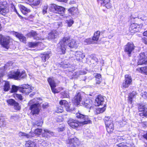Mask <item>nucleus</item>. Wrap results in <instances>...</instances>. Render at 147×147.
<instances>
[{
    "instance_id": "nucleus-9",
    "label": "nucleus",
    "mask_w": 147,
    "mask_h": 147,
    "mask_svg": "<svg viewBox=\"0 0 147 147\" xmlns=\"http://www.w3.org/2000/svg\"><path fill=\"white\" fill-rule=\"evenodd\" d=\"M132 80L131 76L129 74H126L124 76V80L122 82L121 87L123 89L128 88L131 84Z\"/></svg>"
},
{
    "instance_id": "nucleus-12",
    "label": "nucleus",
    "mask_w": 147,
    "mask_h": 147,
    "mask_svg": "<svg viewBox=\"0 0 147 147\" xmlns=\"http://www.w3.org/2000/svg\"><path fill=\"white\" fill-rule=\"evenodd\" d=\"M40 104L38 103L33 104L31 105L29 107L30 110V113L32 115H38L40 111L39 107Z\"/></svg>"
},
{
    "instance_id": "nucleus-11",
    "label": "nucleus",
    "mask_w": 147,
    "mask_h": 147,
    "mask_svg": "<svg viewBox=\"0 0 147 147\" xmlns=\"http://www.w3.org/2000/svg\"><path fill=\"white\" fill-rule=\"evenodd\" d=\"M135 46L133 42H128L125 46L124 51L127 53L129 56H131V52L134 50Z\"/></svg>"
},
{
    "instance_id": "nucleus-25",
    "label": "nucleus",
    "mask_w": 147,
    "mask_h": 147,
    "mask_svg": "<svg viewBox=\"0 0 147 147\" xmlns=\"http://www.w3.org/2000/svg\"><path fill=\"white\" fill-rule=\"evenodd\" d=\"M50 53L49 52H45L40 54V58L41 59V61L43 62H45L47 60L50 58Z\"/></svg>"
},
{
    "instance_id": "nucleus-18",
    "label": "nucleus",
    "mask_w": 147,
    "mask_h": 147,
    "mask_svg": "<svg viewBox=\"0 0 147 147\" xmlns=\"http://www.w3.org/2000/svg\"><path fill=\"white\" fill-rule=\"evenodd\" d=\"M140 25L136 23L131 24L129 28V31L131 34H133L139 31Z\"/></svg>"
},
{
    "instance_id": "nucleus-45",
    "label": "nucleus",
    "mask_w": 147,
    "mask_h": 147,
    "mask_svg": "<svg viewBox=\"0 0 147 147\" xmlns=\"http://www.w3.org/2000/svg\"><path fill=\"white\" fill-rule=\"evenodd\" d=\"M118 147H129L127 145V144L125 142H121L118 144L116 145Z\"/></svg>"
},
{
    "instance_id": "nucleus-32",
    "label": "nucleus",
    "mask_w": 147,
    "mask_h": 147,
    "mask_svg": "<svg viewBox=\"0 0 147 147\" xmlns=\"http://www.w3.org/2000/svg\"><path fill=\"white\" fill-rule=\"evenodd\" d=\"M57 31L55 30H53L51 31L49 33L48 36V38L49 40L54 39L55 38Z\"/></svg>"
},
{
    "instance_id": "nucleus-42",
    "label": "nucleus",
    "mask_w": 147,
    "mask_h": 147,
    "mask_svg": "<svg viewBox=\"0 0 147 147\" xmlns=\"http://www.w3.org/2000/svg\"><path fill=\"white\" fill-rule=\"evenodd\" d=\"M92 60H93L95 62V66L99 62L98 60L96 57L95 54H92L90 56Z\"/></svg>"
},
{
    "instance_id": "nucleus-60",
    "label": "nucleus",
    "mask_w": 147,
    "mask_h": 147,
    "mask_svg": "<svg viewBox=\"0 0 147 147\" xmlns=\"http://www.w3.org/2000/svg\"><path fill=\"white\" fill-rule=\"evenodd\" d=\"M34 0H26L27 2H28L29 3H31L32 4V3H33V2H34Z\"/></svg>"
},
{
    "instance_id": "nucleus-37",
    "label": "nucleus",
    "mask_w": 147,
    "mask_h": 147,
    "mask_svg": "<svg viewBox=\"0 0 147 147\" xmlns=\"http://www.w3.org/2000/svg\"><path fill=\"white\" fill-rule=\"evenodd\" d=\"M60 67L63 68H68V64L66 62L65 60L61 62L59 64Z\"/></svg>"
},
{
    "instance_id": "nucleus-62",
    "label": "nucleus",
    "mask_w": 147,
    "mask_h": 147,
    "mask_svg": "<svg viewBox=\"0 0 147 147\" xmlns=\"http://www.w3.org/2000/svg\"><path fill=\"white\" fill-rule=\"evenodd\" d=\"M61 118L59 119L57 118V121H62V118L61 117H59Z\"/></svg>"
},
{
    "instance_id": "nucleus-23",
    "label": "nucleus",
    "mask_w": 147,
    "mask_h": 147,
    "mask_svg": "<svg viewBox=\"0 0 147 147\" xmlns=\"http://www.w3.org/2000/svg\"><path fill=\"white\" fill-rule=\"evenodd\" d=\"M15 36L20 41L24 43L26 42V38L22 33L17 32H15L14 33Z\"/></svg>"
},
{
    "instance_id": "nucleus-38",
    "label": "nucleus",
    "mask_w": 147,
    "mask_h": 147,
    "mask_svg": "<svg viewBox=\"0 0 147 147\" xmlns=\"http://www.w3.org/2000/svg\"><path fill=\"white\" fill-rule=\"evenodd\" d=\"M13 96L16 100H22L23 99L22 96L20 94L14 93L13 94Z\"/></svg>"
},
{
    "instance_id": "nucleus-48",
    "label": "nucleus",
    "mask_w": 147,
    "mask_h": 147,
    "mask_svg": "<svg viewBox=\"0 0 147 147\" xmlns=\"http://www.w3.org/2000/svg\"><path fill=\"white\" fill-rule=\"evenodd\" d=\"M20 7L21 8L25 11H26L27 12H30V9H28L24 6L22 5H21Z\"/></svg>"
},
{
    "instance_id": "nucleus-44",
    "label": "nucleus",
    "mask_w": 147,
    "mask_h": 147,
    "mask_svg": "<svg viewBox=\"0 0 147 147\" xmlns=\"http://www.w3.org/2000/svg\"><path fill=\"white\" fill-rule=\"evenodd\" d=\"M42 1V0H34L32 5L34 6H38Z\"/></svg>"
},
{
    "instance_id": "nucleus-56",
    "label": "nucleus",
    "mask_w": 147,
    "mask_h": 147,
    "mask_svg": "<svg viewBox=\"0 0 147 147\" xmlns=\"http://www.w3.org/2000/svg\"><path fill=\"white\" fill-rule=\"evenodd\" d=\"M25 134L26 133L24 132H22V131H20L18 133L19 136L20 137L22 136L25 137Z\"/></svg>"
},
{
    "instance_id": "nucleus-7",
    "label": "nucleus",
    "mask_w": 147,
    "mask_h": 147,
    "mask_svg": "<svg viewBox=\"0 0 147 147\" xmlns=\"http://www.w3.org/2000/svg\"><path fill=\"white\" fill-rule=\"evenodd\" d=\"M47 80L50 85L51 91L53 94L58 93L60 92V90L56 88V84L53 78H48Z\"/></svg>"
},
{
    "instance_id": "nucleus-4",
    "label": "nucleus",
    "mask_w": 147,
    "mask_h": 147,
    "mask_svg": "<svg viewBox=\"0 0 147 147\" xmlns=\"http://www.w3.org/2000/svg\"><path fill=\"white\" fill-rule=\"evenodd\" d=\"M67 123L71 127L76 129L80 126L85 125V124L88 123V122L86 121H79L76 119H70L68 120Z\"/></svg>"
},
{
    "instance_id": "nucleus-14",
    "label": "nucleus",
    "mask_w": 147,
    "mask_h": 147,
    "mask_svg": "<svg viewBox=\"0 0 147 147\" xmlns=\"http://www.w3.org/2000/svg\"><path fill=\"white\" fill-rule=\"evenodd\" d=\"M138 64L139 65H147V54L144 53H140Z\"/></svg>"
},
{
    "instance_id": "nucleus-1",
    "label": "nucleus",
    "mask_w": 147,
    "mask_h": 147,
    "mask_svg": "<svg viewBox=\"0 0 147 147\" xmlns=\"http://www.w3.org/2000/svg\"><path fill=\"white\" fill-rule=\"evenodd\" d=\"M57 46V51L59 54L63 55L65 54L67 46L70 48H76L77 44L75 39H71L70 36H67L61 39Z\"/></svg>"
},
{
    "instance_id": "nucleus-52",
    "label": "nucleus",
    "mask_w": 147,
    "mask_h": 147,
    "mask_svg": "<svg viewBox=\"0 0 147 147\" xmlns=\"http://www.w3.org/2000/svg\"><path fill=\"white\" fill-rule=\"evenodd\" d=\"M126 138L125 137V136H124L122 137H120L119 138H118L117 140L118 142H120L122 141L123 140H126Z\"/></svg>"
},
{
    "instance_id": "nucleus-28",
    "label": "nucleus",
    "mask_w": 147,
    "mask_h": 147,
    "mask_svg": "<svg viewBox=\"0 0 147 147\" xmlns=\"http://www.w3.org/2000/svg\"><path fill=\"white\" fill-rule=\"evenodd\" d=\"M3 82L4 83L2 86L3 90L4 92H8L10 89V82L6 80L4 81Z\"/></svg>"
},
{
    "instance_id": "nucleus-16",
    "label": "nucleus",
    "mask_w": 147,
    "mask_h": 147,
    "mask_svg": "<svg viewBox=\"0 0 147 147\" xmlns=\"http://www.w3.org/2000/svg\"><path fill=\"white\" fill-rule=\"evenodd\" d=\"M6 102L8 105L13 106L14 109L17 111H19L21 109V106L19 103L13 99H10L7 100Z\"/></svg>"
},
{
    "instance_id": "nucleus-30",
    "label": "nucleus",
    "mask_w": 147,
    "mask_h": 147,
    "mask_svg": "<svg viewBox=\"0 0 147 147\" xmlns=\"http://www.w3.org/2000/svg\"><path fill=\"white\" fill-rule=\"evenodd\" d=\"M136 94L132 92L129 93L127 97V102L128 103L131 104L133 102V99L135 97Z\"/></svg>"
},
{
    "instance_id": "nucleus-40",
    "label": "nucleus",
    "mask_w": 147,
    "mask_h": 147,
    "mask_svg": "<svg viewBox=\"0 0 147 147\" xmlns=\"http://www.w3.org/2000/svg\"><path fill=\"white\" fill-rule=\"evenodd\" d=\"M19 87H18V86H16L15 85H13L12 86L11 89V93H14L16 92H17V91L19 90Z\"/></svg>"
},
{
    "instance_id": "nucleus-55",
    "label": "nucleus",
    "mask_w": 147,
    "mask_h": 147,
    "mask_svg": "<svg viewBox=\"0 0 147 147\" xmlns=\"http://www.w3.org/2000/svg\"><path fill=\"white\" fill-rule=\"evenodd\" d=\"M142 42L145 44L147 45V38L146 37H143L142 38Z\"/></svg>"
},
{
    "instance_id": "nucleus-58",
    "label": "nucleus",
    "mask_w": 147,
    "mask_h": 147,
    "mask_svg": "<svg viewBox=\"0 0 147 147\" xmlns=\"http://www.w3.org/2000/svg\"><path fill=\"white\" fill-rule=\"evenodd\" d=\"M58 129L59 132H61L63 131L65 129L64 127H61L58 128Z\"/></svg>"
},
{
    "instance_id": "nucleus-27",
    "label": "nucleus",
    "mask_w": 147,
    "mask_h": 147,
    "mask_svg": "<svg viewBox=\"0 0 147 147\" xmlns=\"http://www.w3.org/2000/svg\"><path fill=\"white\" fill-rule=\"evenodd\" d=\"M9 11L8 8L2 4H0V13L3 15H5Z\"/></svg>"
},
{
    "instance_id": "nucleus-46",
    "label": "nucleus",
    "mask_w": 147,
    "mask_h": 147,
    "mask_svg": "<svg viewBox=\"0 0 147 147\" xmlns=\"http://www.w3.org/2000/svg\"><path fill=\"white\" fill-rule=\"evenodd\" d=\"M126 122L124 119L118 122V124L119 125L120 127H121L124 126L126 124Z\"/></svg>"
},
{
    "instance_id": "nucleus-36",
    "label": "nucleus",
    "mask_w": 147,
    "mask_h": 147,
    "mask_svg": "<svg viewBox=\"0 0 147 147\" xmlns=\"http://www.w3.org/2000/svg\"><path fill=\"white\" fill-rule=\"evenodd\" d=\"M95 80L96 81V84H99L101 81V75L100 74L96 73L95 76Z\"/></svg>"
},
{
    "instance_id": "nucleus-8",
    "label": "nucleus",
    "mask_w": 147,
    "mask_h": 147,
    "mask_svg": "<svg viewBox=\"0 0 147 147\" xmlns=\"http://www.w3.org/2000/svg\"><path fill=\"white\" fill-rule=\"evenodd\" d=\"M33 88L28 84H24L19 87V91L23 94L28 95L31 92Z\"/></svg>"
},
{
    "instance_id": "nucleus-41",
    "label": "nucleus",
    "mask_w": 147,
    "mask_h": 147,
    "mask_svg": "<svg viewBox=\"0 0 147 147\" xmlns=\"http://www.w3.org/2000/svg\"><path fill=\"white\" fill-rule=\"evenodd\" d=\"M19 75V80L25 78L27 76L26 72L24 71H22L21 72H20V71Z\"/></svg>"
},
{
    "instance_id": "nucleus-3",
    "label": "nucleus",
    "mask_w": 147,
    "mask_h": 147,
    "mask_svg": "<svg viewBox=\"0 0 147 147\" xmlns=\"http://www.w3.org/2000/svg\"><path fill=\"white\" fill-rule=\"evenodd\" d=\"M51 9L53 13L58 14L61 16H64L66 11L65 8L64 7L55 4L52 5Z\"/></svg>"
},
{
    "instance_id": "nucleus-34",
    "label": "nucleus",
    "mask_w": 147,
    "mask_h": 147,
    "mask_svg": "<svg viewBox=\"0 0 147 147\" xmlns=\"http://www.w3.org/2000/svg\"><path fill=\"white\" fill-rule=\"evenodd\" d=\"M36 146V144L33 141L28 140L26 142L25 147H33Z\"/></svg>"
},
{
    "instance_id": "nucleus-64",
    "label": "nucleus",
    "mask_w": 147,
    "mask_h": 147,
    "mask_svg": "<svg viewBox=\"0 0 147 147\" xmlns=\"http://www.w3.org/2000/svg\"><path fill=\"white\" fill-rule=\"evenodd\" d=\"M143 35L147 37V31H145L143 33Z\"/></svg>"
},
{
    "instance_id": "nucleus-47",
    "label": "nucleus",
    "mask_w": 147,
    "mask_h": 147,
    "mask_svg": "<svg viewBox=\"0 0 147 147\" xmlns=\"http://www.w3.org/2000/svg\"><path fill=\"white\" fill-rule=\"evenodd\" d=\"M42 129L37 128L35 129L34 131V133L37 135H40L42 133Z\"/></svg>"
},
{
    "instance_id": "nucleus-54",
    "label": "nucleus",
    "mask_w": 147,
    "mask_h": 147,
    "mask_svg": "<svg viewBox=\"0 0 147 147\" xmlns=\"http://www.w3.org/2000/svg\"><path fill=\"white\" fill-rule=\"evenodd\" d=\"M31 133V132H30L29 134L26 133L25 137H26L27 138H32L33 136L32 135L30 134Z\"/></svg>"
},
{
    "instance_id": "nucleus-63",
    "label": "nucleus",
    "mask_w": 147,
    "mask_h": 147,
    "mask_svg": "<svg viewBox=\"0 0 147 147\" xmlns=\"http://www.w3.org/2000/svg\"><path fill=\"white\" fill-rule=\"evenodd\" d=\"M57 25L59 26H62V23L61 22H59L58 23Z\"/></svg>"
},
{
    "instance_id": "nucleus-24",
    "label": "nucleus",
    "mask_w": 147,
    "mask_h": 147,
    "mask_svg": "<svg viewBox=\"0 0 147 147\" xmlns=\"http://www.w3.org/2000/svg\"><path fill=\"white\" fill-rule=\"evenodd\" d=\"M68 13L72 16H74L78 15L79 12L78 9L76 7H71L68 9Z\"/></svg>"
},
{
    "instance_id": "nucleus-2",
    "label": "nucleus",
    "mask_w": 147,
    "mask_h": 147,
    "mask_svg": "<svg viewBox=\"0 0 147 147\" xmlns=\"http://www.w3.org/2000/svg\"><path fill=\"white\" fill-rule=\"evenodd\" d=\"M104 120L107 132L109 134L113 133L114 130V124L112 118L109 116H105Z\"/></svg>"
},
{
    "instance_id": "nucleus-49",
    "label": "nucleus",
    "mask_w": 147,
    "mask_h": 147,
    "mask_svg": "<svg viewBox=\"0 0 147 147\" xmlns=\"http://www.w3.org/2000/svg\"><path fill=\"white\" fill-rule=\"evenodd\" d=\"M61 94L62 98H68L69 97V95L65 91L62 92Z\"/></svg>"
},
{
    "instance_id": "nucleus-33",
    "label": "nucleus",
    "mask_w": 147,
    "mask_h": 147,
    "mask_svg": "<svg viewBox=\"0 0 147 147\" xmlns=\"http://www.w3.org/2000/svg\"><path fill=\"white\" fill-rule=\"evenodd\" d=\"M100 31L99 30L97 31L94 32L92 38V40L94 41H97L100 37Z\"/></svg>"
},
{
    "instance_id": "nucleus-15",
    "label": "nucleus",
    "mask_w": 147,
    "mask_h": 147,
    "mask_svg": "<svg viewBox=\"0 0 147 147\" xmlns=\"http://www.w3.org/2000/svg\"><path fill=\"white\" fill-rule=\"evenodd\" d=\"M80 105L89 109L94 107L92 100L89 98L83 100L82 102Z\"/></svg>"
},
{
    "instance_id": "nucleus-53",
    "label": "nucleus",
    "mask_w": 147,
    "mask_h": 147,
    "mask_svg": "<svg viewBox=\"0 0 147 147\" xmlns=\"http://www.w3.org/2000/svg\"><path fill=\"white\" fill-rule=\"evenodd\" d=\"M74 21L73 20H69L67 23L68 26L69 27L71 26L72 24L74 23Z\"/></svg>"
},
{
    "instance_id": "nucleus-21",
    "label": "nucleus",
    "mask_w": 147,
    "mask_h": 147,
    "mask_svg": "<svg viewBox=\"0 0 147 147\" xmlns=\"http://www.w3.org/2000/svg\"><path fill=\"white\" fill-rule=\"evenodd\" d=\"M26 36L29 38L33 37V39L36 40H40V38L38 36V34L36 32L31 30L30 32L27 34Z\"/></svg>"
},
{
    "instance_id": "nucleus-19",
    "label": "nucleus",
    "mask_w": 147,
    "mask_h": 147,
    "mask_svg": "<svg viewBox=\"0 0 147 147\" xmlns=\"http://www.w3.org/2000/svg\"><path fill=\"white\" fill-rule=\"evenodd\" d=\"M104 102V96L100 94L98 95L95 99V102L96 106H99L102 105Z\"/></svg>"
},
{
    "instance_id": "nucleus-39",
    "label": "nucleus",
    "mask_w": 147,
    "mask_h": 147,
    "mask_svg": "<svg viewBox=\"0 0 147 147\" xmlns=\"http://www.w3.org/2000/svg\"><path fill=\"white\" fill-rule=\"evenodd\" d=\"M106 105L104 104V107L102 108H98L96 109V112L98 113H102L105 111L106 109Z\"/></svg>"
},
{
    "instance_id": "nucleus-61",
    "label": "nucleus",
    "mask_w": 147,
    "mask_h": 147,
    "mask_svg": "<svg viewBox=\"0 0 147 147\" xmlns=\"http://www.w3.org/2000/svg\"><path fill=\"white\" fill-rule=\"evenodd\" d=\"M143 137L146 140H147V130L146 131V134H144L143 135Z\"/></svg>"
},
{
    "instance_id": "nucleus-31",
    "label": "nucleus",
    "mask_w": 147,
    "mask_h": 147,
    "mask_svg": "<svg viewBox=\"0 0 147 147\" xmlns=\"http://www.w3.org/2000/svg\"><path fill=\"white\" fill-rule=\"evenodd\" d=\"M136 70L142 74L147 75V66L137 68Z\"/></svg>"
},
{
    "instance_id": "nucleus-17",
    "label": "nucleus",
    "mask_w": 147,
    "mask_h": 147,
    "mask_svg": "<svg viewBox=\"0 0 147 147\" xmlns=\"http://www.w3.org/2000/svg\"><path fill=\"white\" fill-rule=\"evenodd\" d=\"M82 99L81 94L80 92L77 93L72 100V103L75 105L78 106L80 104V102Z\"/></svg>"
},
{
    "instance_id": "nucleus-22",
    "label": "nucleus",
    "mask_w": 147,
    "mask_h": 147,
    "mask_svg": "<svg viewBox=\"0 0 147 147\" xmlns=\"http://www.w3.org/2000/svg\"><path fill=\"white\" fill-rule=\"evenodd\" d=\"M20 71L18 70L16 71L11 72L8 75V77L10 78L16 80L19 79Z\"/></svg>"
},
{
    "instance_id": "nucleus-51",
    "label": "nucleus",
    "mask_w": 147,
    "mask_h": 147,
    "mask_svg": "<svg viewBox=\"0 0 147 147\" xmlns=\"http://www.w3.org/2000/svg\"><path fill=\"white\" fill-rule=\"evenodd\" d=\"M4 75V68L3 67L0 68V78L2 77Z\"/></svg>"
},
{
    "instance_id": "nucleus-5",
    "label": "nucleus",
    "mask_w": 147,
    "mask_h": 147,
    "mask_svg": "<svg viewBox=\"0 0 147 147\" xmlns=\"http://www.w3.org/2000/svg\"><path fill=\"white\" fill-rule=\"evenodd\" d=\"M13 39L9 36L6 37L2 36L0 38V44L4 48L8 49L9 47V44L12 45Z\"/></svg>"
},
{
    "instance_id": "nucleus-6",
    "label": "nucleus",
    "mask_w": 147,
    "mask_h": 147,
    "mask_svg": "<svg viewBox=\"0 0 147 147\" xmlns=\"http://www.w3.org/2000/svg\"><path fill=\"white\" fill-rule=\"evenodd\" d=\"M137 105L139 115L142 118H147V107L144 104L141 103H139Z\"/></svg>"
},
{
    "instance_id": "nucleus-50",
    "label": "nucleus",
    "mask_w": 147,
    "mask_h": 147,
    "mask_svg": "<svg viewBox=\"0 0 147 147\" xmlns=\"http://www.w3.org/2000/svg\"><path fill=\"white\" fill-rule=\"evenodd\" d=\"M42 123L40 121H36L33 124L34 126H40L42 125Z\"/></svg>"
},
{
    "instance_id": "nucleus-10",
    "label": "nucleus",
    "mask_w": 147,
    "mask_h": 147,
    "mask_svg": "<svg viewBox=\"0 0 147 147\" xmlns=\"http://www.w3.org/2000/svg\"><path fill=\"white\" fill-rule=\"evenodd\" d=\"M66 144L69 147H77L80 144V141L78 139L74 137L67 140Z\"/></svg>"
},
{
    "instance_id": "nucleus-13",
    "label": "nucleus",
    "mask_w": 147,
    "mask_h": 147,
    "mask_svg": "<svg viewBox=\"0 0 147 147\" xmlns=\"http://www.w3.org/2000/svg\"><path fill=\"white\" fill-rule=\"evenodd\" d=\"M76 117L78 119L84 120V121H87L88 123H85V125L92 123V122L88 118V116L82 114L79 111L76 113Z\"/></svg>"
},
{
    "instance_id": "nucleus-29",
    "label": "nucleus",
    "mask_w": 147,
    "mask_h": 147,
    "mask_svg": "<svg viewBox=\"0 0 147 147\" xmlns=\"http://www.w3.org/2000/svg\"><path fill=\"white\" fill-rule=\"evenodd\" d=\"M41 43L40 42H30L28 43V45L29 48H34L40 45Z\"/></svg>"
},
{
    "instance_id": "nucleus-35",
    "label": "nucleus",
    "mask_w": 147,
    "mask_h": 147,
    "mask_svg": "<svg viewBox=\"0 0 147 147\" xmlns=\"http://www.w3.org/2000/svg\"><path fill=\"white\" fill-rule=\"evenodd\" d=\"M76 59L78 61H80L85 57V55L82 52H79L77 53L76 55Z\"/></svg>"
},
{
    "instance_id": "nucleus-57",
    "label": "nucleus",
    "mask_w": 147,
    "mask_h": 147,
    "mask_svg": "<svg viewBox=\"0 0 147 147\" xmlns=\"http://www.w3.org/2000/svg\"><path fill=\"white\" fill-rule=\"evenodd\" d=\"M11 9H13L14 11L16 13L17 12L15 6L13 4H11Z\"/></svg>"
},
{
    "instance_id": "nucleus-20",
    "label": "nucleus",
    "mask_w": 147,
    "mask_h": 147,
    "mask_svg": "<svg viewBox=\"0 0 147 147\" xmlns=\"http://www.w3.org/2000/svg\"><path fill=\"white\" fill-rule=\"evenodd\" d=\"M98 3H100L101 5L107 9L111 7L112 5L110 2V0H97Z\"/></svg>"
},
{
    "instance_id": "nucleus-26",
    "label": "nucleus",
    "mask_w": 147,
    "mask_h": 147,
    "mask_svg": "<svg viewBox=\"0 0 147 147\" xmlns=\"http://www.w3.org/2000/svg\"><path fill=\"white\" fill-rule=\"evenodd\" d=\"M59 105H64L67 111H70L71 110L68 102L65 100H61L59 103Z\"/></svg>"
},
{
    "instance_id": "nucleus-43",
    "label": "nucleus",
    "mask_w": 147,
    "mask_h": 147,
    "mask_svg": "<svg viewBox=\"0 0 147 147\" xmlns=\"http://www.w3.org/2000/svg\"><path fill=\"white\" fill-rule=\"evenodd\" d=\"M63 111V108L61 107H59L56 108L55 112L57 113H62Z\"/></svg>"
},
{
    "instance_id": "nucleus-59",
    "label": "nucleus",
    "mask_w": 147,
    "mask_h": 147,
    "mask_svg": "<svg viewBox=\"0 0 147 147\" xmlns=\"http://www.w3.org/2000/svg\"><path fill=\"white\" fill-rule=\"evenodd\" d=\"M42 106L43 109H45L47 108L48 107V105L46 104H43Z\"/></svg>"
}]
</instances>
